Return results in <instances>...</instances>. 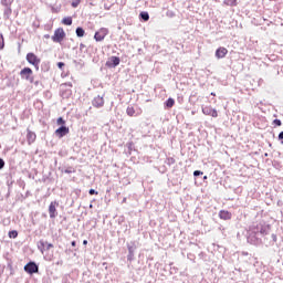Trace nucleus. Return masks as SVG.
<instances>
[{"mask_svg": "<svg viewBox=\"0 0 283 283\" xmlns=\"http://www.w3.org/2000/svg\"><path fill=\"white\" fill-rule=\"evenodd\" d=\"M271 233V224L266 222L252 223L248 230V242L258 247L262 244V238Z\"/></svg>", "mask_w": 283, "mask_h": 283, "instance_id": "1", "label": "nucleus"}, {"mask_svg": "<svg viewBox=\"0 0 283 283\" xmlns=\"http://www.w3.org/2000/svg\"><path fill=\"white\" fill-rule=\"evenodd\" d=\"M63 39H65V31L63 28H59L54 31V34L52 35L53 43H62Z\"/></svg>", "mask_w": 283, "mask_h": 283, "instance_id": "2", "label": "nucleus"}, {"mask_svg": "<svg viewBox=\"0 0 283 283\" xmlns=\"http://www.w3.org/2000/svg\"><path fill=\"white\" fill-rule=\"evenodd\" d=\"M27 61L28 63H30V65H33L35 67L36 72H39V65L41 63V59H39L34 53H28Z\"/></svg>", "mask_w": 283, "mask_h": 283, "instance_id": "3", "label": "nucleus"}, {"mask_svg": "<svg viewBox=\"0 0 283 283\" xmlns=\"http://www.w3.org/2000/svg\"><path fill=\"white\" fill-rule=\"evenodd\" d=\"M33 72L30 67H24L20 71L21 78L29 81L30 83H34V77L32 76Z\"/></svg>", "mask_w": 283, "mask_h": 283, "instance_id": "4", "label": "nucleus"}, {"mask_svg": "<svg viewBox=\"0 0 283 283\" xmlns=\"http://www.w3.org/2000/svg\"><path fill=\"white\" fill-rule=\"evenodd\" d=\"M65 87H72V83L61 85L60 96H62V98H70V96H72V90Z\"/></svg>", "mask_w": 283, "mask_h": 283, "instance_id": "5", "label": "nucleus"}, {"mask_svg": "<svg viewBox=\"0 0 283 283\" xmlns=\"http://www.w3.org/2000/svg\"><path fill=\"white\" fill-rule=\"evenodd\" d=\"M109 34V30L106 28L99 29L97 32H95L94 39L97 42L104 41L105 36Z\"/></svg>", "mask_w": 283, "mask_h": 283, "instance_id": "6", "label": "nucleus"}, {"mask_svg": "<svg viewBox=\"0 0 283 283\" xmlns=\"http://www.w3.org/2000/svg\"><path fill=\"white\" fill-rule=\"evenodd\" d=\"M25 273H29L30 275H33V273H39V265L34 262H29L27 265H24Z\"/></svg>", "mask_w": 283, "mask_h": 283, "instance_id": "7", "label": "nucleus"}, {"mask_svg": "<svg viewBox=\"0 0 283 283\" xmlns=\"http://www.w3.org/2000/svg\"><path fill=\"white\" fill-rule=\"evenodd\" d=\"M202 114H205V116H212V118H218V111L211 106L202 107Z\"/></svg>", "mask_w": 283, "mask_h": 283, "instance_id": "8", "label": "nucleus"}, {"mask_svg": "<svg viewBox=\"0 0 283 283\" xmlns=\"http://www.w3.org/2000/svg\"><path fill=\"white\" fill-rule=\"evenodd\" d=\"M118 65H120V57L118 56H111L106 61V67H118Z\"/></svg>", "mask_w": 283, "mask_h": 283, "instance_id": "9", "label": "nucleus"}, {"mask_svg": "<svg viewBox=\"0 0 283 283\" xmlns=\"http://www.w3.org/2000/svg\"><path fill=\"white\" fill-rule=\"evenodd\" d=\"M56 207H59V202L52 201L49 206V214L51 219H54L59 216V212L56 211Z\"/></svg>", "mask_w": 283, "mask_h": 283, "instance_id": "10", "label": "nucleus"}, {"mask_svg": "<svg viewBox=\"0 0 283 283\" xmlns=\"http://www.w3.org/2000/svg\"><path fill=\"white\" fill-rule=\"evenodd\" d=\"M67 134H70V127L67 126H61L55 130V136H57V138H63L64 136H67Z\"/></svg>", "mask_w": 283, "mask_h": 283, "instance_id": "11", "label": "nucleus"}, {"mask_svg": "<svg viewBox=\"0 0 283 283\" xmlns=\"http://www.w3.org/2000/svg\"><path fill=\"white\" fill-rule=\"evenodd\" d=\"M92 105H93V107L101 108V107H103V105H105V99L103 98V96L97 95V96L94 97V99L92 101Z\"/></svg>", "mask_w": 283, "mask_h": 283, "instance_id": "12", "label": "nucleus"}, {"mask_svg": "<svg viewBox=\"0 0 283 283\" xmlns=\"http://www.w3.org/2000/svg\"><path fill=\"white\" fill-rule=\"evenodd\" d=\"M227 54H229V50H227V48H224V46H220L216 51L217 59H224V56H227Z\"/></svg>", "mask_w": 283, "mask_h": 283, "instance_id": "13", "label": "nucleus"}, {"mask_svg": "<svg viewBox=\"0 0 283 283\" xmlns=\"http://www.w3.org/2000/svg\"><path fill=\"white\" fill-rule=\"evenodd\" d=\"M27 140L29 145H32V143H34V140H36V134L30 129L27 130Z\"/></svg>", "mask_w": 283, "mask_h": 283, "instance_id": "14", "label": "nucleus"}, {"mask_svg": "<svg viewBox=\"0 0 283 283\" xmlns=\"http://www.w3.org/2000/svg\"><path fill=\"white\" fill-rule=\"evenodd\" d=\"M219 218L221 220H231V212L227 211V210H221L219 212Z\"/></svg>", "mask_w": 283, "mask_h": 283, "instance_id": "15", "label": "nucleus"}, {"mask_svg": "<svg viewBox=\"0 0 283 283\" xmlns=\"http://www.w3.org/2000/svg\"><path fill=\"white\" fill-rule=\"evenodd\" d=\"M12 14V8L10 6L4 7L3 19H10Z\"/></svg>", "mask_w": 283, "mask_h": 283, "instance_id": "16", "label": "nucleus"}, {"mask_svg": "<svg viewBox=\"0 0 283 283\" xmlns=\"http://www.w3.org/2000/svg\"><path fill=\"white\" fill-rule=\"evenodd\" d=\"M166 107H168V109H171V107H174V105H176V101L171 97H169L166 102H165Z\"/></svg>", "mask_w": 283, "mask_h": 283, "instance_id": "17", "label": "nucleus"}, {"mask_svg": "<svg viewBox=\"0 0 283 283\" xmlns=\"http://www.w3.org/2000/svg\"><path fill=\"white\" fill-rule=\"evenodd\" d=\"M45 241H43V240H40L39 242H38V249H39V251L41 252V253H45Z\"/></svg>", "mask_w": 283, "mask_h": 283, "instance_id": "18", "label": "nucleus"}, {"mask_svg": "<svg viewBox=\"0 0 283 283\" xmlns=\"http://www.w3.org/2000/svg\"><path fill=\"white\" fill-rule=\"evenodd\" d=\"M75 33L78 38L85 36V30L81 27L76 28Z\"/></svg>", "mask_w": 283, "mask_h": 283, "instance_id": "19", "label": "nucleus"}, {"mask_svg": "<svg viewBox=\"0 0 283 283\" xmlns=\"http://www.w3.org/2000/svg\"><path fill=\"white\" fill-rule=\"evenodd\" d=\"M127 116H136V109H134V106H128L126 109Z\"/></svg>", "mask_w": 283, "mask_h": 283, "instance_id": "20", "label": "nucleus"}, {"mask_svg": "<svg viewBox=\"0 0 283 283\" xmlns=\"http://www.w3.org/2000/svg\"><path fill=\"white\" fill-rule=\"evenodd\" d=\"M142 21H149V13L147 11H143L139 14Z\"/></svg>", "mask_w": 283, "mask_h": 283, "instance_id": "21", "label": "nucleus"}, {"mask_svg": "<svg viewBox=\"0 0 283 283\" xmlns=\"http://www.w3.org/2000/svg\"><path fill=\"white\" fill-rule=\"evenodd\" d=\"M223 3H224L226 6H231V7H233V6H238V0H224Z\"/></svg>", "mask_w": 283, "mask_h": 283, "instance_id": "22", "label": "nucleus"}, {"mask_svg": "<svg viewBox=\"0 0 283 283\" xmlns=\"http://www.w3.org/2000/svg\"><path fill=\"white\" fill-rule=\"evenodd\" d=\"M41 70L42 72H50V63L48 62L42 63Z\"/></svg>", "mask_w": 283, "mask_h": 283, "instance_id": "23", "label": "nucleus"}, {"mask_svg": "<svg viewBox=\"0 0 283 283\" xmlns=\"http://www.w3.org/2000/svg\"><path fill=\"white\" fill-rule=\"evenodd\" d=\"M128 253H135L136 251V243L127 244Z\"/></svg>", "mask_w": 283, "mask_h": 283, "instance_id": "24", "label": "nucleus"}, {"mask_svg": "<svg viewBox=\"0 0 283 283\" xmlns=\"http://www.w3.org/2000/svg\"><path fill=\"white\" fill-rule=\"evenodd\" d=\"M64 25H72V17H66L62 20Z\"/></svg>", "mask_w": 283, "mask_h": 283, "instance_id": "25", "label": "nucleus"}, {"mask_svg": "<svg viewBox=\"0 0 283 283\" xmlns=\"http://www.w3.org/2000/svg\"><path fill=\"white\" fill-rule=\"evenodd\" d=\"M19 237V232L17 230H12V231H9V238H18Z\"/></svg>", "mask_w": 283, "mask_h": 283, "instance_id": "26", "label": "nucleus"}, {"mask_svg": "<svg viewBox=\"0 0 283 283\" xmlns=\"http://www.w3.org/2000/svg\"><path fill=\"white\" fill-rule=\"evenodd\" d=\"M6 48V41L3 40V34H0V50H3Z\"/></svg>", "mask_w": 283, "mask_h": 283, "instance_id": "27", "label": "nucleus"}, {"mask_svg": "<svg viewBox=\"0 0 283 283\" xmlns=\"http://www.w3.org/2000/svg\"><path fill=\"white\" fill-rule=\"evenodd\" d=\"M1 6H4V7L12 6V0H1Z\"/></svg>", "mask_w": 283, "mask_h": 283, "instance_id": "28", "label": "nucleus"}, {"mask_svg": "<svg viewBox=\"0 0 283 283\" xmlns=\"http://www.w3.org/2000/svg\"><path fill=\"white\" fill-rule=\"evenodd\" d=\"M80 3H81V0H73L71 6H72V8H78Z\"/></svg>", "mask_w": 283, "mask_h": 283, "instance_id": "29", "label": "nucleus"}, {"mask_svg": "<svg viewBox=\"0 0 283 283\" xmlns=\"http://www.w3.org/2000/svg\"><path fill=\"white\" fill-rule=\"evenodd\" d=\"M45 249H46V251H50V249H54V244L49 243L48 241H45Z\"/></svg>", "mask_w": 283, "mask_h": 283, "instance_id": "30", "label": "nucleus"}, {"mask_svg": "<svg viewBox=\"0 0 283 283\" xmlns=\"http://www.w3.org/2000/svg\"><path fill=\"white\" fill-rule=\"evenodd\" d=\"M57 125H65V119H63V117H59Z\"/></svg>", "mask_w": 283, "mask_h": 283, "instance_id": "31", "label": "nucleus"}, {"mask_svg": "<svg viewBox=\"0 0 283 283\" xmlns=\"http://www.w3.org/2000/svg\"><path fill=\"white\" fill-rule=\"evenodd\" d=\"M273 123H274V125H276L277 127H282V120H280V119H274Z\"/></svg>", "mask_w": 283, "mask_h": 283, "instance_id": "32", "label": "nucleus"}, {"mask_svg": "<svg viewBox=\"0 0 283 283\" xmlns=\"http://www.w3.org/2000/svg\"><path fill=\"white\" fill-rule=\"evenodd\" d=\"M74 168H66L65 170H64V174H74Z\"/></svg>", "mask_w": 283, "mask_h": 283, "instance_id": "33", "label": "nucleus"}, {"mask_svg": "<svg viewBox=\"0 0 283 283\" xmlns=\"http://www.w3.org/2000/svg\"><path fill=\"white\" fill-rule=\"evenodd\" d=\"M202 171H200V170H195L193 171V176L196 177V178H198V176H202Z\"/></svg>", "mask_w": 283, "mask_h": 283, "instance_id": "34", "label": "nucleus"}, {"mask_svg": "<svg viewBox=\"0 0 283 283\" xmlns=\"http://www.w3.org/2000/svg\"><path fill=\"white\" fill-rule=\"evenodd\" d=\"M127 260L128 262H132V260H134V253L128 252Z\"/></svg>", "mask_w": 283, "mask_h": 283, "instance_id": "35", "label": "nucleus"}, {"mask_svg": "<svg viewBox=\"0 0 283 283\" xmlns=\"http://www.w3.org/2000/svg\"><path fill=\"white\" fill-rule=\"evenodd\" d=\"M88 193L90 196H98V192L95 191L94 189H90Z\"/></svg>", "mask_w": 283, "mask_h": 283, "instance_id": "36", "label": "nucleus"}, {"mask_svg": "<svg viewBox=\"0 0 283 283\" xmlns=\"http://www.w3.org/2000/svg\"><path fill=\"white\" fill-rule=\"evenodd\" d=\"M6 167V161L0 158V169H3Z\"/></svg>", "mask_w": 283, "mask_h": 283, "instance_id": "37", "label": "nucleus"}, {"mask_svg": "<svg viewBox=\"0 0 283 283\" xmlns=\"http://www.w3.org/2000/svg\"><path fill=\"white\" fill-rule=\"evenodd\" d=\"M57 67H59L60 70H63V67H65V63L59 62V63H57Z\"/></svg>", "mask_w": 283, "mask_h": 283, "instance_id": "38", "label": "nucleus"}, {"mask_svg": "<svg viewBox=\"0 0 283 283\" xmlns=\"http://www.w3.org/2000/svg\"><path fill=\"white\" fill-rule=\"evenodd\" d=\"M279 140L281 142V145H283V130L279 134Z\"/></svg>", "mask_w": 283, "mask_h": 283, "instance_id": "39", "label": "nucleus"}, {"mask_svg": "<svg viewBox=\"0 0 283 283\" xmlns=\"http://www.w3.org/2000/svg\"><path fill=\"white\" fill-rule=\"evenodd\" d=\"M174 163H176V159H174V158H168V165H174Z\"/></svg>", "mask_w": 283, "mask_h": 283, "instance_id": "40", "label": "nucleus"}, {"mask_svg": "<svg viewBox=\"0 0 283 283\" xmlns=\"http://www.w3.org/2000/svg\"><path fill=\"white\" fill-rule=\"evenodd\" d=\"M271 238L273 242H277V234H272Z\"/></svg>", "mask_w": 283, "mask_h": 283, "instance_id": "41", "label": "nucleus"}, {"mask_svg": "<svg viewBox=\"0 0 283 283\" xmlns=\"http://www.w3.org/2000/svg\"><path fill=\"white\" fill-rule=\"evenodd\" d=\"M71 245H72V247H76V241H72V242H71Z\"/></svg>", "mask_w": 283, "mask_h": 283, "instance_id": "42", "label": "nucleus"}, {"mask_svg": "<svg viewBox=\"0 0 283 283\" xmlns=\"http://www.w3.org/2000/svg\"><path fill=\"white\" fill-rule=\"evenodd\" d=\"M81 50H83V48H85V44H80Z\"/></svg>", "mask_w": 283, "mask_h": 283, "instance_id": "43", "label": "nucleus"}, {"mask_svg": "<svg viewBox=\"0 0 283 283\" xmlns=\"http://www.w3.org/2000/svg\"><path fill=\"white\" fill-rule=\"evenodd\" d=\"M83 244L86 245V244H87V240H84V241H83Z\"/></svg>", "mask_w": 283, "mask_h": 283, "instance_id": "44", "label": "nucleus"}, {"mask_svg": "<svg viewBox=\"0 0 283 283\" xmlns=\"http://www.w3.org/2000/svg\"><path fill=\"white\" fill-rule=\"evenodd\" d=\"M211 96H216V93H211Z\"/></svg>", "mask_w": 283, "mask_h": 283, "instance_id": "45", "label": "nucleus"}]
</instances>
